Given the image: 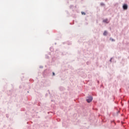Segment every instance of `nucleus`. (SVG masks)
Listing matches in <instances>:
<instances>
[{
	"mask_svg": "<svg viewBox=\"0 0 129 129\" xmlns=\"http://www.w3.org/2000/svg\"><path fill=\"white\" fill-rule=\"evenodd\" d=\"M93 99V98L91 96H90L87 97L86 101H87V102H88V103H89L91 101H92Z\"/></svg>",
	"mask_w": 129,
	"mask_h": 129,
	"instance_id": "obj_1",
	"label": "nucleus"
},
{
	"mask_svg": "<svg viewBox=\"0 0 129 129\" xmlns=\"http://www.w3.org/2000/svg\"><path fill=\"white\" fill-rule=\"evenodd\" d=\"M123 10H127V5L124 4L123 5Z\"/></svg>",
	"mask_w": 129,
	"mask_h": 129,
	"instance_id": "obj_2",
	"label": "nucleus"
},
{
	"mask_svg": "<svg viewBox=\"0 0 129 129\" xmlns=\"http://www.w3.org/2000/svg\"><path fill=\"white\" fill-rule=\"evenodd\" d=\"M103 23H106V24H108V23H109V21H108V19H104L103 21Z\"/></svg>",
	"mask_w": 129,
	"mask_h": 129,
	"instance_id": "obj_3",
	"label": "nucleus"
},
{
	"mask_svg": "<svg viewBox=\"0 0 129 129\" xmlns=\"http://www.w3.org/2000/svg\"><path fill=\"white\" fill-rule=\"evenodd\" d=\"M103 35L104 36H106V35H107V31H105L103 33Z\"/></svg>",
	"mask_w": 129,
	"mask_h": 129,
	"instance_id": "obj_4",
	"label": "nucleus"
},
{
	"mask_svg": "<svg viewBox=\"0 0 129 129\" xmlns=\"http://www.w3.org/2000/svg\"><path fill=\"white\" fill-rule=\"evenodd\" d=\"M110 40L111 41H112V42H114V39H112V38H110Z\"/></svg>",
	"mask_w": 129,
	"mask_h": 129,
	"instance_id": "obj_5",
	"label": "nucleus"
},
{
	"mask_svg": "<svg viewBox=\"0 0 129 129\" xmlns=\"http://www.w3.org/2000/svg\"><path fill=\"white\" fill-rule=\"evenodd\" d=\"M82 15H86L85 12H82Z\"/></svg>",
	"mask_w": 129,
	"mask_h": 129,
	"instance_id": "obj_6",
	"label": "nucleus"
},
{
	"mask_svg": "<svg viewBox=\"0 0 129 129\" xmlns=\"http://www.w3.org/2000/svg\"><path fill=\"white\" fill-rule=\"evenodd\" d=\"M52 74H53V76H55V73H53Z\"/></svg>",
	"mask_w": 129,
	"mask_h": 129,
	"instance_id": "obj_7",
	"label": "nucleus"
},
{
	"mask_svg": "<svg viewBox=\"0 0 129 129\" xmlns=\"http://www.w3.org/2000/svg\"><path fill=\"white\" fill-rule=\"evenodd\" d=\"M101 6H104V4H101Z\"/></svg>",
	"mask_w": 129,
	"mask_h": 129,
	"instance_id": "obj_8",
	"label": "nucleus"
}]
</instances>
